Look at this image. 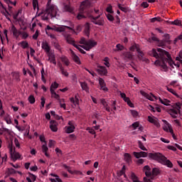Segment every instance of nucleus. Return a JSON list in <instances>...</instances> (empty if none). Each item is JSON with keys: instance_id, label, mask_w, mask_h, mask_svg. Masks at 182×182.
Masks as SVG:
<instances>
[{"instance_id": "f257e3e1", "label": "nucleus", "mask_w": 182, "mask_h": 182, "mask_svg": "<svg viewBox=\"0 0 182 182\" xmlns=\"http://www.w3.org/2000/svg\"><path fill=\"white\" fill-rule=\"evenodd\" d=\"M149 54L151 56L156 58V59H160L154 62V65L156 66H161L163 69H167V63L171 67H173V65L176 66V63L173 61L170 53L162 48H157L156 50L153 48Z\"/></svg>"}, {"instance_id": "f03ea898", "label": "nucleus", "mask_w": 182, "mask_h": 182, "mask_svg": "<svg viewBox=\"0 0 182 182\" xmlns=\"http://www.w3.org/2000/svg\"><path fill=\"white\" fill-rule=\"evenodd\" d=\"M149 159L151 160H155L164 166H166L168 168H173V163L170 160L167 159L163 154L159 152H151L149 154Z\"/></svg>"}, {"instance_id": "7ed1b4c3", "label": "nucleus", "mask_w": 182, "mask_h": 182, "mask_svg": "<svg viewBox=\"0 0 182 182\" xmlns=\"http://www.w3.org/2000/svg\"><path fill=\"white\" fill-rule=\"evenodd\" d=\"M90 5H92V3H90V1L89 0H85L81 3L80 6V13L77 16V19L80 20L83 19V18H86L83 14L87 11L88 8H90Z\"/></svg>"}, {"instance_id": "20e7f679", "label": "nucleus", "mask_w": 182, "mask_h": 182, "mask_svg": "<svg viewBox=\"0 0 182 182\" xmlns=\"http://www.w3.org/2000/svg\"><path fill=\"white\" fill-rule=\"evenodd\" d=\"M64 37H65L66 42H68L69 43V45H73V46H74V48H76V49H77V50H79V52H80V53H82L83 55H85L86 53V51H85L83 49L81 48L82 46L76 45L75 40L73 39V38H72L70 36V35L65 34Z\"/></svg>"}, {"instance_id": "39448f33", "label": "nucleus", "mask_w": 182, "mask_h": 182, "mask_svg": "<svg viewBox=\"0 0 182 182\" xmlns=\"http://www.w3.org/2000/svg\"><path fill=\"white\" fill-rule=\"evenodd\" d=\"M91 22L95 23V25H98V26H103L105 25V19L101 17L100 15L97 16H90Z\"/></svg>"}, {"instance_id": "423d86ee", "label": "nucleus", "mask_w": 182, "mask_h": 182, "mask_svg": "<svg viewBox=\"0 0 182 182\" xmlns=\"http://www.w3.org/2000/svg\"><path fill=\"white\" fill-rule=\"evenodd\" d=\"M46 11L51 18H56L58 16V9L55 6H48Z\"/></svg>"}, {"instance_id": "0eeeda50", "label": "nucleus", "mask_w": 182, "mask_h": 182, "mask_svg": "<svg viewBox=\"0 0 182 182\" xmlns=\"http://www.w3.org/2000/svg\"><path fill=\"white\" fill-rule=\"evenodd\" d=\"M97 68L96 71L98 75H100L101 76H107V68H106V67L97 64Z\"/></svg>"}, {"instance_id": "6e6552de", "label": "nucleus", "mask_w": 182, "mask_h": 182, "mask_svg": "<svg viewBox=\"0 0 182 182\" xmlns=\"http://www.w3.org/2000/svg\"><path fill=\"white\" fill-rule=\"evenodd\" d=\"M66 29H70V31H72V28L68 26H53L51 28V31H55V32H65Z\"/></svg>"}, {"instance_id": "1a4fd4ad", "label": "nucleus", "mask_w": 182, "mask_h": 182, "mask_svg": "<svg viewBox=\"0 0 182 182\" xmlns=\"http://www.w3.org/2000/svg\"><path fill=\"white\" fill-rule=\"evenodd\" d=\"M137 53H138L137 58L139 60L145 62V63H150V60L144 57V53H143V51H141V49L137 52Z\"/></svg>"}, {"instance_id": "9d476101", "label": "nucleus", "mask_w": 182, "mask_h": 182, "mask_svg": "<svg viewBox=\"0 0 182 182\" xmlns=\"http://www.w3.org/2000/svg\"><path fill=\"white\" fill-rule=\"evenodd\" d=\"M122 57L124 60H133L134 55L130 51H124L122 53Z\"/></svg>"}, {"instance_id": "9b49d317", "label": "nucleus", "mask_w": 182, "mask_h": 182, "mask_svg": "<svg viewBox=\"0 0 182 182\" xmlns=\"http://www.w3.org/2000/svg\"><path fill=\"white\" fill-rule=\"evenodd\" d=\"M149 154L150 153L147 154V152L145 151L133 152V155L134 156V157H136V159H140V157H149Z\"/></svg>"}, {"instance_id": "f8f14e48", "label": "nucleus", "mask_w": 182, "mask_h": 182, "mask_svg": "<svg viewBox=\"0 0 182 182\" xmlns=\"http://www.w3.org/2000/svg\"><path fill=\"white\" fill-rule=\"evenodd\" d=\"M41 48L43 49V50L46 52V53H50V46H49V43H48L46 41H43L41 43Z\"/></svg>"}, {"instance_id": "ddd939ff", "label": "nucleus", "mask_w": 182, "mask_h": 182, "mask_svg": "<svg viewBox=\"0 0 182 182\" xmlns=\"http://www.w3.org/2000/svg\"><path fill=\"white\" fill-rule=\"evenodd\" d=\"M50 129L52 132H58V122L55 120L50 122Z\"/></svg>"}, {"instance_id": "4468645a", "label": "nucleus", "mask_w": 182, "mask_h": 182, "mask_svg": "<svg viewBox=\"0 0 182 182\" xmlns=\"http://www.w3.org/2000/svg\"><path fill=\"white\" fill-rule=\"evenodd\" d=\"M68 125L69 127H68L67 129L65 130L66 133L68 134L73 133V132H75V125L73 124V122L70 121L68 122Z\"/></svg>"}, {"instance_id": "2eb2a0df", "label": "nucleus", "mask_w": 182, "mask_h": 182, "mask_svg": "<svg viewBox=\"0 0 182 182\" xmlns=\"http://www.w3.org/2000/svg\"><path fill=\"white\" fill-rule=\"evenodd\" d=\"M144 171L147 177H151L153 176L151 168L148 165L144 167Z\"/></svg>"}, {"instance_id": "dca6fc26", "label": "nucleus", "mask_w": 182, "mask_h": 182, "mask_svg": "<svg viewBox=\"0 0 182 182\" xmlns=\"http://www.w3.org/2000/svg\"><path fill=\"white\" fill-rule=\"evenodd\" d=\"M151 39L154 42H158V43H159V46H161V47L164 46V41H161L160 39H159L157 37H156L153 33H151Z\"/></svg>"}, {"instance_id": "f3484780", "label": "nucleus", "mask_w": 182, "mask_h": 182, "mask_svg": "<svg viewBox=\"0 0 182 182\" xmlns=\"http://www.w3.org/2000/svg\"><path fill=\"white\" fill-rule=\"evenodd\" d=\"M168 113L173 117V119H177V116H178V111L176 109H170L168 111Z\"/></svg>"}, {"instance_id": "a211bd4d", "label": "nucleus", "mask_w": 182, "mask_h": 182, "mask_svg": "<svg viewBox=\"0 0 182 182\" xmlns=\"http://www.w3.org/2000/svg\"><path fill=\"white\" fill-rule=\"evenodd\" d=\"M64 11L69 12L70 14H75V9L70 6V4H64Z\"/></svg>"}, {"instance_id": "6ab92c4d", "label": "nucleus", "mask_w": 182, "mask_h": 182, "mask_svg": "<svg viewBox=\"0 0 182 182\" xmlns=\"http://www.w3.org/2000/svg\"><path fill=\"white\" fill-rule=\"evenodd\" d=\"M11 32L16 38H19V35H21V31H18L16 27H15L14 25L11 26Z\"/></svg>"}, {"instance_id": "aec40b11", "label": "nucleus", "mask_w": 182, "mask_h": 182, "mask_svg": "<svg viewBox=\"0 0 182 182\" xmlns=\"http://www.w3.org/2000/svg\"><path fill=\"white\" fill-rule=\"evenodd\" d=\"M71 55L74 62H75L77 65H80V58H79V57L75 54V52L73 50H71Z\"/></svg>"}, {"instance_id": "412c9836", "label": "nucleus", "mask_w": 182, "mask_h": 182, "mask_svg": "<svg viewBox=\"0 0 182 182\" xmlns=\"http://www.w3.org/2000/svg\"><path fill=\"white\" fill-rule=\"evenodd\" d=\"M41 149H42L43 153H44V154H45V156L46 157H50L49 154H48L49 148H48V145H47L46 143L42 145Z\"/></svg>"}, {"instance_id": "4be33fe9", "label": "nucleus", "mask_w": 182, "mask_h": 182, "mask_svg": "<svg viewBox=\"0 0 182 182\" xmlns=\"http://www.w3.org/2000/svg\"><path fill=\"white\" fill-rule=\"evenodd\" d=\"M139 50H140V46L137 43L132 44V46L129 48V50L131 52H135V50L136 52H139Z\"/></svg>"}, {"instance_id": "5701e85b", "label": "nucleus", "mask_w": 182, "mask_h": 182, "mask_svg": "<svg viewBox=\"0 0 182 182\" xmlns=\"http://www.w3.org/2000/svg\"><path fill=\"white\" fill-rule=\"evenodd\" d=\"M70 101L73 103V105H74L75 107H76V106H79V98L77 96H75V98H70Z\"/></svg>"}, {"instance_id": "b1692460", "label": "nucleus", "mask_w": 182, "mask_h": 182, "mask_svg": "<svg viewBox=\"0 0 182 182\" xmlns=\"http://www.w3.org/2000/svg\"><path fill=\"white\" fill-rule=\"evenodd\" d=\"M96 45H97V42L92 40H88L85 46H89L92 49V48H95Z\"/></svg>"}, {"instance_id": "393cba45", "label": "nucleus", "mask_w": 182, "mask_h": 182, "mask_svg": "<svg viewBox=\"0 0 182 182\" xmlns=\"http://www.w3.org/2000/svg\"><path fill=\"white\" fill-rule=\"evenodd\" d=\"M159 102L162 104L164 105V106H170V100H167V99H161V97H159L158 98Z\"/></svg>"}, {"instance_id": "a878e982", "label": "nucleus", "mask_w": 182, "mask_h": 182, "mask_svg": "<svg viewBox=\"0 0 182 182\" xmlns=\"http://www.w3.org/2000/svg\"><path fill=\"white\" fill-rule=\"evenodd\" d=\"M50 93H51L52 96L54 97V99H56V100H58V102H60V100H62V99H60V96H59V95L56 94V92H55V90L51 88Z\"/></svg>"}, {"instance_id": "bb28decb", "label": "nucleus", "mask_w": 182, "mask_h": 182, "mask_svg": "<svg viewBox=\"0 0 182 182\" xmlns=\"http://www.w3.org/2000/svg\"><path fill=\"white\" fill-rule=\"evenodd\" d=\"M51 176H52L53 177H55V179H53V178H51V179H50V181H51V182H63V181H62V179L59 178V176H58V175H56V174H55V173H51Z\"/></svg>"}, {"instance_id": "cd10ccee", "label": "nucleus", "mask_w": 182, "mask_h": 182, "mask_svg": "<svg viewBox=\"0 0 182 182\" xmlns=\"http://www.w3.org/2000/svg\"><path fill=\"white\" fill-rule=\"evenodd\" d=\"M48 60H50V63L56 65V57H55V55L48 54Z\"/></svg>"}, {"instance_id": "c85d7f7f", "label": "nucleus", "mask_w": 182, "mask_h": 182, "mask_svg": "<svg viewBox=\"0 0 182 182\" xmlns=\"http://www.w3.org/2000/svg\"><path fill=\"white\" fill-rule=\"evenodd\" d=\"M12 76L14 80H16V82H21V77L19 73H12Z\"/></svg>"}, {"instance_id": "c756f323", "label": "nucleus", "mask_w": 182, "mask_h": 182, "mask_svg": "<svg viewBox=\"0 0 182 182\" xmlns=\"http://www.w3.org/2000/svg\"><path fill=\"white\" fill-rule=\"evenodd\" d=\"M90 23H86L85 24V35H87V36L89 38V35H90Z\"/></svg>"}, {"instance_id": "7c9ffc66", "label": "nucleus", "mask_w": 182, "mask_h": 182, "mask_svg": "<svg viewBox=\"0 0 182 182\" xmlns=\"http://www.w3.org/2000/svg\"><path fill=\"white\" fill-rule=\"evenodd\" d=\"M146 99H148V100H151V102H154V100H153V97L157 100V99H159V97H156L154 95L151 93V95L147 94L146 97H145Z\"/></svg>"}, {"instance_id": "2f4dec72", "label": "nucleus", "mask_w": 182, "mask_h": 182, "mask_svg": "<svg viewBox=\"0 0 182 182\" xmlns=\"http://www.w3.org/2000/svg\"><path fill=\"white\" fill-rule=\"evenodd\" d=\"M80 86L82 90H85V92H89V87H87V83L80 82Z\"/></svg>"}, {"instance_id": "473e14b6", "label": "nucleus", "mask_w": 182, "mask_h": 182, "mask_svg": "<svg viewBox=\"0 0 182 182\" xmlns=\"http://www.w3.org/2000/svg\"><path fill=\"white\" fill-rule=\"evenodd\" d=\"M124 160L127 163H130L132 161V156L128 153L124 154Z\"/></svg>"}, {"instance_id": "72a5a7b5", "label": "nucleus", "mask_w": 182, "mask_h": 182, "mask_svg": "<svg viewBox=\"0 0 182 182\" xmlns=\"http://www.w3.org/2000/svg\"><path fill=\"white\" fill-rule=\"evenodd\" d=\"M61 61L65 63V66H69L70 65V62H69V59H68V58L65 57V56H63L61 57Z\"/></svg>"}, {"instance_id": "f704fd0d", "label": "nucleus", "mask_w": 182, "mask_h": 182, "mask_svg": "<svg viewBox=\"0 0 182 182\" xmlns=\"http://www.w3.org/2000/svg\"><path fill=\"white\" fill-rule=\"evenodd\" d=\"M164 42H165V43H170V34L168 33H166L164 36Z\"/></svg>"}, {"instance_id": "c9c22d12", "label": "nucleus", "mask_w": 182, "mask_h": 182, "mask_svg": "<svg viewBox=\"0 0 182 182\" xmlns=\"http://www.w3.org/2000/svg\"><path fill=\"white\" fill-rule=\"evenodd\" d=\"M23 48V49H26L29 46V44L28 43L27 41H21L18 43Z\"/></svg>"}, {"instance_id": "e433bc0d", "label": "nucleus", "mask_w": 182, "mask_h": 182, "mask_svg": "<svg viewBox=\"0 0 182 182\" xmlns=\"http://www.w3.org/2000/svg\"><path fill=\"white\" fill-rule=\"evenodd\" d=\"M138 146L141 149V150H143L144 151H147V149L146 148V146H144L141 141H138Z\"/></svg>"}, {"instance_id": "4c0bfd02", "label": "nucleus", "mask_w": 182, "mask_h": 182, "mask_svg": "<svg viewBox=\"0 0 182 182\" xmlns=\"http://www.w3.org/2000/svg\"><path fill=\"white\" fill-rule=\"evenodd\" d=\"M33 8L35 10H36L37 8V11H39V4L38 3V0H33Z\"/></svg>"}, {"instance_id": "58836bf2", "label": "nucleus", "mask_w": 182, "mask_h": 182, "mask_svg": "<svg viewBox=\"0 0 182 182\" xmlns=\"http://www.w3.org/2000/svg\"><path fill=\"white\" fill-rule=\"evenodd\" d=\"M58 102L60 103V107L62 109H64V110H66V104H65V100L62 99V100H60V101Z\"/></svg>"}, {"instance_id": "ea45409f", "label": "nucleus", "mask_w": 182, "mask_h": 182, "mask_svg": "<svg viewBox=\"0 0 182 182\" xmlns=\"http://www.w3.org/2000/svg\"><path fill=\"white\" fill-rule=\"evenodd\" d=\"M160 174V170L157 168H152V176H159Z\"/></svg>"}, {"instance_id": "a19ab883", "label": "nucleus", "mask_w": 182, "mask_h": 182, "mask_svg": "<svg viewBox=\"0 0 182 182\" xmlns=\"http://www.w3.org/2000/svg\"><path fill=\"white\" fill-rule=\"evenodd\" d=\"M166 89H167L168 92H170V93H172V95H173L174 96H176V97H180V96H178L177 95V92H176L175 90H173V88H170L168 87H166Z\"/></svg>"}, {"instance_id": "79ce46f5", "label": "nucleus", "mask_w": 182, "mask_h": 182, "mask_svg": "<svg viewBox=\"0 0 182 182\" xmlns=\"http://www.w3.org/2000/svg\"><path fill=\"white\" fill-rule=\"evenodd\" d=\"M50 114H51V116H54V117H55V119H57V120H60V119L62 120H63V117H59V115H56L55 111H51Z\"/></svg>"}, {"instance_id": "37998d69", "label": "nucleus", "mask_w": 182, "mask_h": 182, "mask_svg": "<svg viewBox=\"0 0 182 182\" xmlns=\"http://www.w3.org/2000/svg\"><path fill=\"white\" fill-rule=\"evenodd\" d=\"M171 25H176V26H181V21L175 20L174 21H171Z\"/></svg>"}, {"instance_id": "c03bdc74", "label": "nucleus", "mask_w": 182, "mask_h": 182, "mask_svg": "<svg viewBox=\"0 0 182 182\" xmlns=\"http://www.w3.org/2000/svg\"><path fill=\"white\" fill-rule=\"evenodd\" d=\"M181 105L182 104L180 102H176L175 105V109L177 110L178 113H180V110H181Z\"/></svg>"}, {"instance_id": "a18cd8bd", "label": "nucleus", "mask_w": 182, "mask_h": 182, "mask_svg": "<svg viewBox=\"0 0 182 182\" xmlns=\"http://www.w3.org/2000/svg\"><path fill=\"white\" fill-rule=\"evenodd\" d=\"M4 120H5L6 123H7V124H12V121L11 120V117H9V114H7L5 117Z\"/></svg>"}, {"instance_id": "49530a36", "label": "nucleus", "mask_w": 182, "mask_h": 182, "mask_svg": "<svg viewBox=\"0 0 182 182\" xmlns=\"http://www.w3.org/2000/svg\"><path fill=\"white\" fill-rule=\"evenodd\" d=\"M104 65H105V66H107V68H110V63L109 62V57H105L104 58Z\"/></svg>"}, {"instance_id": "de8ad7c7", "label": "nucleus", "mask_w": 182, "mask_h": 182, "mask_svg": "<svg viewBox=\"0 0 182 182\" xmlns=\"http://www.w3.org/2000/svg\"><path fill=\"white\" fill-rule=\"evenodd\" d=\"M163 19L161 18V17H154L151 19V22L154 23V22H161Z\"/></svg>"}, {"instance_id": "09e8293b", "label": "nucleus", "mask_w": 182, "mask_h": 182, "mask_svg": "<svg viewBox=\"0 0 182 182\" xmlns=\"http://www.w3.org/2000/svg\"><path fill=\"white\" fill-rule=\"evenodd\" d=\"M19 14H22V10H18L16 14H13V18L15 21L18 20V16H19Z\"/></svg>"}, {"instance_id": "8fccbe9b", "label": "nucleus", "mask_w": 182, "mask_h": 182, "mask_svg": "<svg viewBox=\"0 0 182 182\" xmlns=\"http://www.w3.org/2000/svg\"><path fill=\"white\" fill-rule=\"evenodd\" d=\"M58 87H59V84H58L56 82H54L50 87V92H51V89L53 90V89H58Z\"/></svg>"}, {"instance_id": "3c124183", "label": "nucleus", "mask_w": 182, "mask_h": 182, "mask_svg": "<svg viewBox=\"0 0 182 182\" xmlns=\"http://www.w3.org/2000/svg\"><path fill=\"white\" fill-rule=\"evenodd\" d=\"M28 102L31 103V105H33V103L36 102L35 97L33 95H30L28 97Z\"/></svg>"}, {"instance_id": "603ef678", "label": "nucleus", "mask_w": 182, "mask_h": 182, "mask_svg": "<svg viewBox=\"0 0 182 182\" xmlns=\"http://www.w3.org/2000/svg\"><path fill=\"white\" fill-rule=\"evenodd\" d=\"M156 120H157L156 117H152L150 116L148 117V121L149 122V123H152V124L156 122Z\"/></svg>"}, {"instance_id": "864d4df0", "label": "nucleus", "mask_w": 182, "mask_h": 182, "mask_svg": "<svg viewBox=\"0 0 182 182\" xmlns=\"http://www.w3.org/2000/svg\"><path fill=\"white\" fill-rule=\"evenodd\" d=\"M20 35L22 36L23 39H26L29 36V34H28V33H26L25 31H23V32L21 31Z\"/></svg>"}, {"instance_id": "5fc2aeb1", "label": "nucleus", "mask_w": 182, "mask_h": 182, "mask_svg": "<svg viewBox=\"0 0 182 182\" xmlns=\"http://www.w3.org/2000/svg\"><path fill=\"white\" fill-rule=\"evenodd\" d=\"M164 130H165L166 132H168L171 133V134H173L174 132H173V128L171 127V124L168 126V129L166 128H164Z\"/></svg>"}, {"instance_id": "6e6d98bb", "label": "nucleus", "mask_w": 182, "mask_h": 182, "mask_svg": "<svg viewBox=\"0 0 182 182\" xmlns=\"http://www.w3.org/2000/svg\"><path fill=\"white\" fill-rule=\"evenodd\" d=\"M139 124H140L138 122H136L133 123L131 126H129V127H133L134 130H136V129H137V127H139Z\"/></svg>"}, {"instance_id": "4d7b16f0", "label": "nucleus", "mask_w": 182, "mask_h": 182, "mask_svg": "<svg viewBox=\"0 0 182 182\" xmlns=\"http://www.w3.org/2000/svg\"><path fill=\"white\" fill-rule=\"evenodd\" d=\"M87 132H88L90 134H96V132H95V129L90 128V127H87L86 128Z\"/></svg>"}, {"instance_id": "13d9d810", "label": "nucleus", "mask_w": 182, "mask_h": 182, "mask_svg": "<svg viewBox=\"0 0 182 182\" xmlns=\"http://www.w3.org/2000/svg\"><path fill=\"white\" fill-rule=\"evenodd\" d=\"M12 157H14L15 160H18V159H21V154L19 153H13L11 155Z\"/></svg>"}, {"instance_id": "bf43d9fd", "label": "nucleus", "mask_w": 182, "mask_h": 182, "mask_svg": "<svg viewBox=\"0 0 182 182\" xmlns=\"http://www.w3.org/2000/svg\"><path fill=\"white\" fill-rule=\"evenodd\" d=\"M98 82H99V85H100V87L104 86L105 85H106V82H105V80H103V78H102V77H100L98 79Z\"/></svg>"}, {"instance_id": "052dcab7", "label": "nucleus", "mask_w": 182, "mask_h": 182, "mask_svg": "<svg viewBox=\"0 0 182 182\" xmlns=\"http://www.w3.org/2000/svg\"><path fill=\"white\" fill-rule=\"evenodd\" d=\"M80 43L81 45H85V46H86V45L87 44V41H86V38H85V37H82L80 39Z\"/></svg>"}, {"instance_id": "680f3d73", "label": "nucleus", "mask_w": 182, "mask_h": 182, "mask_svg": "<svg viewBox=\"0 0 182 182\" xmlns=\"http://www.w3.org/2000/svg\"><path fill=\"white\" fill-rule=\"evenodd\" d=\"M118 8L120 9V11H122V12H127V9L126 7L122 6V4H118Z\"/></svg>"}, {"instance_id": "e2e57ef3", "label": "nucleus", "mask_w": 182, "mask_h": 182, "mask_svg": "<svg viewBox=\"0 0 182 182\" xmlns=\"http://www.w3.org/2000/svg\"><path fill=\"white\" fill-rule=\"evenodd\" d=\"M107 18L108 19V21H110V22H113V21H114V17H113V16H112V14H107Z\"/></svg>"}, {"instance_id": "0e129e2a", "label": "nucleus", "mask_w": 182, "mask_h": 182, "mask_svg": "<svg viewBox=\"0 0 182 182\" xmlns=\"http://www.w3.org/2000/svg\"><path fill=\"white\" fill-rule=\"evenodd\" d=\"M60 72H61L62 75H63L66 77H68V76H69V73H68V71L65 70V68H63V70H60Z\"/></svg>"}, {"instance_id": "69168bd1", "label": "nucleus", "mask_w": 182, "mask_h": 182, "mask_svg": "<svg viewBox=\"0 0 182 182\" xmlns=\"http://www.w3.org/2000/svg\"><path fill=\"white\" fill-rule=\"evenodd\" d=\"M116 48L118 49V50H123V49H124V46L119 43L117 44Z\"/></svg>"}, {"instance_id": "338daca9", "label": "nucleus", "mask_w": 182, "mask_h": 182, "mask_svg": "<svg viewBox=\"0 0 182 182\" xmlns=\"http://www.w3.org/2000/svg\"><path fill=\"white\" fill-rule=\"evenodd\" d=\"M131 113H132L133 117H137V116H139V112H137V111H136V110H132Z\"/></svg>"}, {"instance_id": "774afa93", "label": "nucleus", "mask_w": 182, "mask_h": 182, "mask_svg": "<svg viewBox=\"0 0 182 182\" xmlns=\"http://www.w3.org/2000/svg\"><path fill=\"white\" fill-rule=\"evenodd\" d=\"M9 174H16V171L13 168H9Z\"/></svg>"}]
</instances>
